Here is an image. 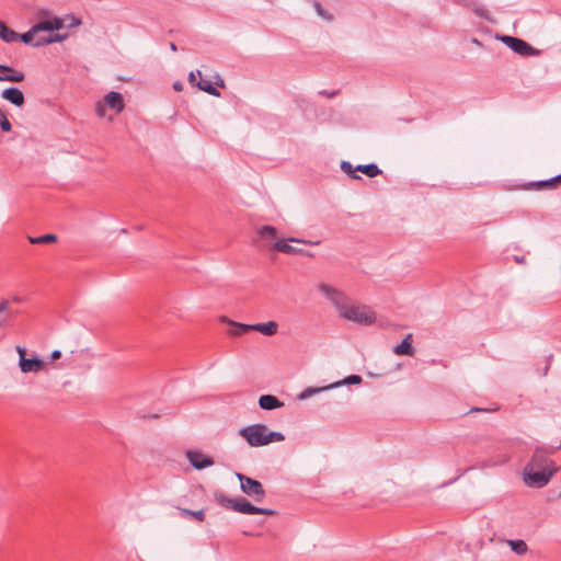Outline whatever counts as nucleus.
<instances>
[{
	"instance_id": "obj_19",
	"label": "nucleus",
	"mask_w": 561,
	"mask_h": 561,
	"mask_svg": "<svg viewBox=\"0 0 561 561\" xmlns=\"http://www.w3.org/2000/svg\"><path fill=\"white\" fill-rule=\"evenodd\" d=\"M393 352L397 355H413L414 350L412 347V334H408L400 344L394 346Z\"/></svg>"
},
{
	"instance_id": "obj_30",
	"label": "nucleus",
	"mask_w": 561,
	"mask_h": 561,
	"mask_svg": "<svg viewBox=\"0 0 561 561\" xmlns=\"http://www.w3.org/2000/svg\"><path fill=\"white\" fill-rule=\"evenodd\" d=\"M0 127L5 133L10 131L12 128L11 123L9 122V119L7 117V114L3 113L2 111L0 112Z\"/></svg>"
},
{
	"instance_id": "obj_31",
	"label": "nucleus",
	"mask_w": 561,
	"mask_h": 561,
	"mask_svg": "<svg viewBox=\"0 0 561 561\" xmlns=\"http://www.w3.org/2000/svg\"><path fill=\"white\" fill-rule=\"evenodd\" d=\"M313 7L317 11V13L322 16L323 19L328 20V21H331L332 20V15L328 14V12L322 8L321 3L318 2V1H314L313 2Z\"/></svg>"
},
{
	"instance_id": "obj_14",
	"label": "nucleus",
	"mask_w": 561,
	"mask_h": 561,
	"mask_svg": "<svg viewBox=\"0 0 561 561\" xmlns=\"http://www.w3.org/2000/svg\"><path fill=\"white\" fill-rule=\"evenodd\" d=\"M64 26V23L60 19H54L51 21H43L35 25H33V31H36L37 33H47L53 34L51 32L54 30H60Z\"/></svg>"
},
{
	"instance_id": "obj_40",
	"label": "nucleus",
	"mask_w": 561,
	"mask_h": 561,
	"mask_svg": "<svg viewBox=\"0 0 561 561\" xmlns=\"http://www.w3.org/2000/svg\"><path fill=\"white\" fill-rule=\"evenodd\" d=\"M515 260H516V262H518V263H522V262L524 261V259H522V257H517V256L515 257Z\"/></svg>"
},
{
	"instance_id": "obj_4",
	"label": "nucleus",
	"mask_w": 561,
	"mask_h": 561,
	"mask_svg": "<svg viewBox=\"0 0 561 561\" xmlns=\"http://www.w3.org/2000/svg\"><path fill=\"white\" fill-rule=\"evenodd\" d=\"M215 500L217 503H219L225 508L242 513V514H262V515H274L275 511L271 508H263L257 507L253 504H251L247 499L244 497H236L231 499L225 495L221 492L215 493Z\"/></svg>"
},
{
	"instance_id": "obj_43",
	"label": "nucleus",
	"mask_w": 561,
	"mask_h": 561,
	"mask_svg": "<svg viewBox=\"0 0 561 561\" xmlns=\"http://www.w3.org/2000/svg\"><path fill=\"white\" fill-rule=\"evenodd\" d=\"M558 448L561 449V443L559 444Z\"/></svg>"
},
{
	"instance_id": "obj_44",
	"label": "nucleus",
	"mask_w": 561,
	"mask_h": 561,
	"mask_svg": "<svg viewBox=\"0 0 561 561\" xmlns=\"http://www.w3.org/2000/svg\"><path fill=\"white\" fill-rule=\"evenodd\" d=\"M2 325V322H0V327Z\"/></svg>"
},
{
	"instance_id": "obj_22",
	"label": "nucleus",
	"mask_w": 561,
	"mask_h": 561,
	"mask_svg": "<svg viewBox=\"0 0 561 561\" xmlns=\"http://www.w3.org/2000/svg\"><path fill=\"white\" fill-rule=\"evenodd\" d=\"M561 182V174L556 175L549 180L530 183V186L541 190L547 187H553L557 183Z\"/></svg>"
},
{
	"instance_id": "obj_37",
	"label": "nucleus",
	"mask_w": 561,
	"mask_h": 561,
	"mask_svg": "<svg viewBox=\"0 0 561 561\" xmlns=\"http://www.w3.org/2000/svg\"><path fill=\"white\" fill-rule=\"evenodd\" d=\"M215 83H216L218 87H221V88L225 85V81H224V79H221V78H219V77H218V80H217Z\"/></svg>"
},
{
	"instance_id": "obj_8",
	"label": "nucleus",
	"mask_w": 561,
	"mask_h": 561,
	"mask_svg": "<svg viewBox=\"0 0 561 561\" xmlns=\"http://www.w3.org/2000/svg\"><path fill=\"white\" fill-rule=\"evenodd\" d=\"M16 352L19 353L20 360L19 366L22 373H38L44 369L45 363L37 358H25V348L22 346H16Z\"/></svg>"
},
{
	"instance_id": "obj_36",
	"label": "nucleus",
	"mask_w": 561,
	"mask_h": 561,
	"mask_svg": "<svg viewBox=\"0 0 561 561\" xmlns=\"http://www.w3.org/2000/svg\"><path fill=\"white\" fill-rule=\"evenodd\" d=\"M60 356H61V353L58 350L54 351L50 355L51 359H58V358H60Z\"/></svg>"
},
{
	"instance_id": "obj_33",
	"label": "nucleus",
	"mask_w": 561,
	"mask_h": 561,
	"mask_svg": "<svg viewBox=\"0 0 561 561\" xmlns=\"http://www.w3.org/2000/svg\"><path fill=\"white\" fill-rule=\"evenodd\" d=\"M196 75L199 76V77L202 76L199 70H197L196 72H194V71L190 72L188 81H190L191 84H195V82H196Z\"/></svg>"
},
{
	"instance_id": "obj_35",
	"label": "nucleus",
	"mask_w": 561,
	"mask_h": 561,
	"mask_svg": "<svg viewBox=\"0 0 561 561\" xmlns=\"http://www.w3.org/2000/svg\"><path fill=\"white\" fill-rule=\"evenodd\" d=\"M173 89H174L175 91H182V90H183V84H182V82H180V81L174 82V83H173Z\"/></svg>"
},
{
	"instance_id": "obj_28",
	"label": "nucleus",
	"mask_w": 561,
	"mask_h": 561,
	"mask_svg": "<svg viewBox=\"0 0 561 561\" xmlns=\"http://www.w3.org/2000/svg\"><path fill=\"white\" fill-rule=\"evenodd\" d=\"M360 382H362V377L359 375H351L342 381H336V382L331 383L330 387L335 388V387H339L342 385H358Z\"/></svg>"
},
{
	"instance_id": "obj_18",
	"label": "nucleus",
	"mask_w": 561,
	"mask_h": 561,
	"mask_svg": "<svg viewBox=\"0 0 561 561\" xmlns=\"http://www.w3.org/2000/svg\"><path fill=\"white\" fill-rule=\"evenodd\" d=\"M277 329H278V324L275 321L252 324V331H257L267 336H272V335L276 334Z\"/></svg>"
},
{
	"instance_id": "obj_10",
	"label": "nucleus",
	"mask_w": 561,
	"mask_h": 561,
	"mask_svg": "<svg viewBox=\"0 0 561 561\" xmlns=\"http://www.w3.org/2000/svg\"><path fill=\"white\" fill-rule=\"evenodd\" d=\"M186 458L192 467L197 470H202L214 465L213 458L201 451L188 450L186 453Z\"/></svg>"
},
{
	"instance_id": "obj_11",
	"label": "nucleus",
	"mask_w": 561,
	"mask_h": 561,
	"mask_svg": "<svg viewBox=\"0 0 561 561\" xmlns=\"http://www.w3.org/2000/svg\"><path fill=\"white\" fill-rule=\"evenodd\" d=\"M256 233L262 241L267 242L272 248L273 243L278 239V230L274 226L264 225L257 228Z\"/></svg>"
},
{
	"instance_id": "obj_16",
	"label": "nucleus",
	"mask_w": 561,
	"mask_h": 561,
	"mask_svg": "<svg viewBox=\"0 0 561 561\" xmlns=\"http://www.w3.org/2000/svg\"><path fill=\"white\" fill-rule=\"evenodd\" d=\"M224 321L227 322L230 325L229 334L233 336H240L242 334H245L250 331H252V324H244L234 322L232 320H228L224 318Z\"/></svg>"
},
{
	"instance_id": "obj_15",
	"label": "nucleus",
	"mask_w": 561,
	"mask_h": 561,
	"mask_svg": "<svg viewBox=\"0 0 561 561\" xmlns=\"http://www.w3.org/2000/svg\"><path fill=\"white\" fill-rule=\"evenodd\" d=\"M259 405L263 410H275L284 405V403L275 396L263 394L259 398Z\"/></svg>"
},
{
	"instance_id": "obj_27",
	"label": "nucleus",
	"mask_w": 561,
	"mask_h": 561,
	"mask_svg": "<svg viewBox=\"0 0 561 561\" xmlns=\"http://www.w3.org/2000/svg\"><path fill=\"white\" fill-rule=\"evenodd\" d=\"M180 512H181L182 516H184V517L191 516V517L197 519L198 522H204V519H205L204 510L192 511L188 508H181Z\"/></svg>"
},
{
	"instance_id": "obj_5",
	"label": "nucleus",
	"mask_w": 561,
	"mask_h": 561,
	"mask_svg": "<svg viewBox=\"0 0 561 561\" xmlns=\"http://www.w3.org/2000/svg\"><path fill=\"white\" fill-rule=\"evenodd\" d=\"M236 476L240 481V489L244 494L253 497L257 502L265 497L266 493L260 481L244 476L243 473H237Z\"/></svg>"
},
{
	"instance_id": "obj_13",
	"label": "nucleus",
	"mask_w": 561,
	"mask_h": 561,
	"mask_svg": "<svg viewBox=\"0 0 561 561\" xmlns=\"http://www.w3.org/2000/svg\"><path fill=\"white\" fill-rule=\"evenodd\" d=\"M2 98L19 107L25 102L23 92L15 87L5 89L2 92Z\"/></svg>"
},
{
	"instance_id": "obj_1",
	"label": "nucleus",
	"mask_w": 561,
	"mask_h": 561,
	"mask_svg": "<svg viewBox=\"0 0 561 561\" xmlns=\"http://www.w3.org/2000/svg\"><path fill=\"white\" fill-rule=\"evenodd\" d=\"M318 289L332 302L340 318L359 325L376 322V313L369 306L353 302L342 290L324 283Z\"/></svg>"
},
{
	"instance_id": "obj_25",
	"label": "nucleus",
	"mask_w": 561,
	"mask_h": 561,
	"mask_svg": "<svg viewBox=\"0 0 561 561\" xmlns=\"http://www.w3.org/2000/svg\"><path fill=\"white\" fill-rule=\"evenodd\" d=\"M332 387L329 386H325V387H319V388H314V387H309L307 389H305L299 396L298 398L300 400H305V399H308L317 393H320L322 391H325L328 389H331Z\"/></svg>"
},
{
	"instance_id": "obj_26",
	"label": "nucleus",
	"mask_w": 561,
	"mask_h": 561,
	"mask_svg": "<svg viewBox=\"0 0 561 561\" xmlns=\"http://www.w3.org/2000/svg\"><path fill=\"white\" fill-rule=\"evenodd\" d=\"M196 85L198 87L199 90H202L210 95H214V96L220 95V92L208 81L201 80V81L196 82Z\"/></svg>"
},
{
	"instance_id": "obj_7",
	"label": "nucleus",
	"mask_w": 561,
	"mask_h": 561,
	"mask_svg": "<svg viewBox=\"0 0 561 561\" xmlns=\"http://www.w3.org/2000/svg\"><path fill=\"white\" fill-rule=\"evenodd\" d=\"M501 41L514 53L519 54L522 56H534L538 54V50L536 48H534L527 42L518 37L503 35L501 37Z\"/></svg>"
},
{
	"instance_id": "obj_2",
	"label": "nucleus",
	"mask_w": 561,
	"mask_h": 561,
	"mask_svg": "<svg viewBox=\"0 0 561 561\" xmlns=\"http://www.w3.org/2000/svg\"><path fill=\"white\" fill-rule=\"evenodd\" d=\"M553 449L538 447L524 469L525 482L530 486L542 488L547 485L559 467L549 455L553 454Z\"/></svg>"
},
{
	"instance_id": "obj_38",
	"label": "nucleus",
	"mask_w": 561,
	"mask_h": 561,
	"mask_svg": "<svg viewBox=\"0 0 561 561\" xmlns=\"http://www.w3.org/2000/svg\"><path fill=\"white\" fill-rule=\"evenodd\" d=\"M170 49L172 51H176L178 50V46L175 45V43H173V42L170 43Z\"/></svg>"
},
{
	"instance_id": "obj_29",
	"label": "nucleus",
	"mask_w": 561,
	"mask_h": 561,
	"mask_svg": "<svg viewBox=\"0 0 561 561\" xmlns=\"http://www.w3.org/2000/svg\"><path fill=\"white\" fill-rule=\"evenodd\" d=\"M37 32L36 31H33V26L24 34L20 35L19 34V39H21L23 43L25 44H30L32 46H34V42H35V36H37Z\"/></svg>"
},
{
	"instance_id": "obj_21",
	"label": "nucleus",
	"mask_w": 561,
	"mask_h": 561,
	"mask_svg": "<svg viewBox=\"0 0 561 561\" xmlns=\"http://www.w3.org/2000/svg\"><path fill=\"white\" fill-rule=\"evenodd\" d=\"M355 170L366 174L368 178H375L381 173V170L375 163L358 164Z\"/></svg>"
},
{
	"instance_id": "obj_12",
	"label": "nucleus",
	"mask_w": 561,
	"mask_h": 561,
	"mask_svg": "<svg viewBox=\"0 0 561 561\" xmlns=\"http://www.w3.org/2000/svg\"><path fill=\"white\" fill-rule=\"evenodd\" d=\"M24 78L23 72L14 70L9 66L0 65V81L21 82Z\"/></svg>"
},
{
	"instance_id": "obj_32",
	"label": "nucleus",
	"mask_w": 561,
	"mask_h": 561,
	"mask_svg": "<svg viewBox=\"0 0 561 561\" xmlns=\"http://www.w3.org/2000/svg\"><path fill=\"white\" fill-rule=\"evenodd\" d=\"M341 169L346 174H353L356 170L353 168L352 163L348 161H342Z\"/></svg>"
},
{
	"instance_id": "obj_20",
	"label": "nucleus",
	"mask_w": 561,
	"mask_h": 561,
	"mask_svg": "<svg viewBox=\"0 0 561 561\" xmlns=\"http://www.w3.org/2000/svg\"><path fill=\"white\" fill-rule=\"evenodd\" d=\"M0 37L5 43H12L19 39V34L0 21Z\"/></svg>"
},
{
	"instance_id": "obj_24",
	"label": "nucleus",
	"mask_w": 561,
	"mask_h": 561,
	"mask_svg": "<svg viewBox=\"0 0 561 561\" xmlns=\"http://www.w3.org/2000/svg\"><path fill=\"white\" fill-rule=\"evenodd\" d=\"M27 239L32 244L54 243L57 241V236L54 233H47L41 237H28Z\"/></svg>"
},
{
	"instance_id": "obj_23",
	"label": "nucleus",
	"mask_w": 561,
	"mask_h": 561,
	"mask_svg": "<svg viewBox=\"0 0 561 561\" xmlns=\"http://www.w3.org/2000/svg\"><path fill=\"white\" fill-rule=\"evenodd\" d=\"M507 543L510 545L511 549L518 556L525 554L528 550L527 543L522 539L508 540Z\"/></svg>"
},
{
	"instance_id": "obj_41",
	"label": "nucleus",
	"mask_w": 561,
	"mask_h": 561,
	"mask_svg": "<svg viewBox=\"0 0 561 561\" xmlns=\"http://www.w3.org/2000/svg\"><path fill=\"white\" fill-rule=\"evenodd\" d=\"M481 411L479 408L472 409L470 412H478Z\"/></svg>"
},
{
	"instance_id": "obj_3",
	"label": "nucleus",
	"mask_w": 561,
	"mask_h": 561,
	"mask_svg": "<svg viewBox=\"0 0 561 561\" xmlns=\"http://www.w3.org/2000/svg\"><path fill=\"white\" fill-rule=\"evenodd\" d=\"M251 447H261L274 442H283L285 436L280 432H271L265 424H252L239 431Z\"/></svg>"
},
{
	"instance_id": "obj_34",
	"label": "nucleus",
	"mask_w": 561,
	"mask_h": 561,
	"mask_svg": "<svg viewBox=\"0 0 561 561\" xmlns=\"http://www.w3.org/2000/svg\"><path fill=\"white\" fill-rule=\"evenodd\" d=\"M10 307V302L7 299L0 301V312L7 311Z\"/></svg>"
},
{
	"instance_id": "obj_6",
	"label": "nucleus",
	"mask_w": 561,
	"mask_h": 561,
	"mask_svg": "<svg viewBox=\"0 0 561 561\" xmlns=\"http://www.w3.org/2000/svg\"><path fill=\"white\" fill-rule=\"evenodd\" d=\"M105 106L113 110L116 114L121 113L125 107L123 95L115 91L108 92L103 98V103L96 104V113L100 117L105 116Z\"/></svg>"
},
{
	"instance_id": "obj_42",
	"label": "nucleus",
	"mask_w": 561,
	"mask_h": 561,
	"mask_svg": "<svg viewBox=\"0 0 561 561\" xmlns=\"http://www.w3.org/2000/svg\"><path fill=\"white\" fill-rule=\"evenodd\" d=\"M352 176H353V179H356V180L360 179V176H358V175H352Z\"/></svg>"
},
{
	"instance_id": "obj_17",
	"label": "nucleus",
	"mask_w": 561,
	"mask_h": 561,
	"mask_svg": "<svg viewBox=\"0 0 561 561\" xmlns=\"http://www.w3.org/2000/svg\"><path fill=\"white\" fill-rule=\"evenodd\" d=\"M65 37H66L65 35H59V34L44 35L42 33H38L37 36H35L34 47L44 46V45L55 43V42H61L65 39Z\"/></svg>"
},
{
	"instance_id": "obj_9",
	"label": "nucleus",
	"mask_w": 561,
	"mask_h": 561,
	"mask_svg": "<svg viewBox=\"0 0 561 561\" xmlns=\"http://www.w3.org/2000/svg\"><path fill=\"white\" fill-rule=\"evenodd\" d=\"M288 242L309 243V241H305L298 238L279 239L273 243L272 249L286 254H306L311 256L310 253L306 252L302 249L295 248L290 245ZM310 244L312 243L310 242ZM313 244H318V242H314Z\"/></svg>"
},
{
	"instance_id": "obj_39",
	"label": "nucleus",
	"mask_w": 561,
	"mask_h": 561,
	"mask_svg": "<svg viewBox=\"0 0 561 561\" xmlns=\"http://www.w3.org/2000/svg\"><path fill=\"white\" fill-rule=\"evenodd\" d=\"M474 12H476L478 15H480V16H484V13H483V10H482V9L477 8V9L474 10Z\"/></svg>"
}]
</instances>
